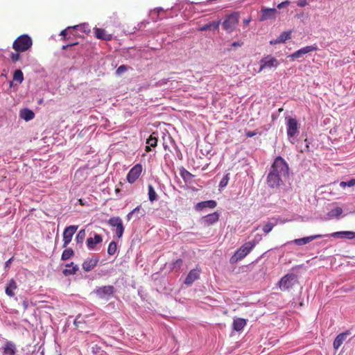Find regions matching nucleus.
<instances>
[{"label": "nucleus", "instance_id": "1", "mask_svg": "<svg viewBox=\"0 0 355 355\" xmlns=\"http://www.w3.org/2000/svg\"><path fill=\"white\" fill-rule=\"evenodd\" d=\"M269 171L286 178L288 175V164L284 158L278 156L275 159Z\"/></svg>", "mask_w": 355, "mask_h": 355}, {"label": "nucleus", "instance_id": "2", "mask_svg": "<svg viewBox=\"0 0 355 355\" xmlns=\"http://www.w3.org/2000/svg\"><path fill=\"white\" fill-rule=\"evenodd\" d=\"M286 134L288 141L294 144L300 134V124L295 118H286Z\"/></svg>", "mask_w": 355, "mask_h": 355}, {"label": "nucleus", "instance_id": "3", "mask_svg": "<svg viewBox=\"0 0 355 355\" xmlns=\"http://www.w3.org/2000/svg\"><path fill=\"white\" fill-rule=\"evenodd\" d=\"M298 283V277L294 273H288L282 277L277 284L282 291L293 288Z\"/></svg>", "mask_w": 355, "mask_h": 355}, {"label": "nucleus", "instance_id": "4", "mask_svg": "<svg viewBox=\"0 0 355 355\" xmlns=\"http://www.w3.org/2000/svg\"><path fill=\"white\" fill-rule=\"evenodd\" d=\"M32 45V39L28 35H22L14 41L12 48L17 52H24L28 50Z\"/></svg>", "mask_w": 355, "mask_h": 355}, {"label": "nucleus", "instance_id": "5", "mask_svg": "<svg viewBox=\"0 0 355 355\" xmlns=\"http://www.w3.org/2000/svg\"><path fill=\"white\" fill-rule=\"evenodd\" d=\"M239 24V15L236 13L227 15L223 23V28L227 33L232 32L238 26Z\"/></svg>", "mask_w": 355, "mask_h": 355}, {"label": "nucleus", "instance_id": "6", "mask_svg": "<svg viewBox=\"0 0 355 355\" xmlns=\"http://www.w3.org/2000/svg\"><path fill=\"white\" fill-rule=\"evenodd\" d=\"M285 178L279 176L274 173L268 172L266 178V184L268 187L273 189H278L282 185L284 184V180Z\"/></svg>", "mask_w": 355, "mask_h": 355}, {"label": "nucleus", "instance_id": "7", "mask_svg": "<svg viewBox=\"0 0 355 355\" xmlns=\"http://www.w3.org/2000/svg\"><path fill=\"white\" fill-rule=\"evenodd\" d=\"M318 50V46L316 44L306 46L300 49L295 51L294 53L289 55L288 57L291 60H295L300 58H302L305 55L311 53L313 51H315Z\"/></svg>", "mask_w": 355, "mask_h": 355}, {"label": "nucleus", "instance_id": "8", "mask_svg": "<svg viewBox=\"0 0 355 355\" xmlns=\"http://www.w3.org/2000/svg\"><path fill=\"white\" fill-rule=\"evenodd\" d=\"M143 171V167L141 164L135 165L128 173L126 179L130 184L135 183L137 180L140 177Z\"/></svg>", "mask_w": 355, "mask_h": 355}, {"label": "nucleus", "instance_id": "9", "mask_svg": "<svg viewBox=\"0 0 355 355\" xmlns=\"http://www.w3.org/2000/svg\"><path fill=\"white\" fill-rule=\"evenodd\" d=\"M107 223L110 226L116 227V235L119 239H120L123 236L124 232L122 220L118 216L111 217L108 220Z\"/></svg>", "mask_w": 355, "mask_h": 355}, {"label": "nucleus", "instance_id": "10", "mask_svg": "<svg viewBox=\"0 0 355 355\" xmlns=\"http://www.w3.org/2000/svg\"><path fill=\"white\" fill-rule=\"evenodd\" d=\"M279 12L276 8H269L262 7L260 11L259 19L261 21L275 19L277 17Z\"/></svg>", "mask_w": 355, "mask_h": 355}, {"label": "nucleus", "instance_id": "11", "mask_svg": "<svg viewBox=\"0 0 355 355\" xmlns=\"http://www.w3.org/2000/svg\"><path fill=\"white\" fill-rule=\"evenodd\" d=\"M78 227V225H70L64 229L63 232V248H66L71 241L72 237Z\"/></svg>", "mask_w": 355, "mask_h": 355}, {"label": "nucleus", "instance_id": "12", "mask_svg": "<svg viewBox=\"0 0 355 355\" xmlns=\"http://www.w3.org/2000/svg\"><path fill=\"white\" fill-rule=\"evenodd\" d=\"M279 64V62L274 57L268 55L261 60V69L276 68Z\"/></svg>", "mask_w": 355, "mask_h": 355}, {"label": "nucleus", "instance_id": "13", "mask_svg": "<svg viewBox=\"0 0 355 355\" xmlns=\"http://www.w3.org/2000/svg\"><path fill=\"white\" fill-rule=\"evenodd\" d=\"M329 235H324V234H315V235H311V236H306V237H303V238H300V239H294L291 241H289L287 243H294L297 245H305V244H307L310 242H311L312 241L316 239H320V238H323V237H325V236H328Z\"/></svg>", "mask_w": 355, "mask_h": 355}, {"label": "nucleus", "instance_id": "14", "mask_svg": "<svg viewBox=\"0 0 355 355\" xmlns=\"http://www.w3.org/2000/svg\"><path fill=\"white\" fill-rule=\"evenodd\" d=\"M94 292L98 297L103 299L112 295L114 293V287L111 285L97 287Z\"/></svg>", "mask_w": 355, "mask_h": 355}, {"label": "nucleus", "instance_id": "15", "mask_svg": "<svg viewBox=\"0 0 355 355\" xmlns=\"http://www.w3.org/2000/svg\"><path fill=\"white\" fill-rule=\"evenodd\" d=\"M200 273L201 269L198 266H196V268L190 270L185 278L184 284L187 285L192 284L196 280L199 279Z\"/></svg>", "mask_w": 355, "mask_h": 355}, {"label": "nucleus", "instance_id": "16", "mask_svg": "<svg viewBox=\"0 0 355 355\" xmlns=\"http://www.w3.org/2000/svg\"><path fill=\"white\" fill-rule=\"evenodd\" d=\"M327 237L331 236L337 239H355V232L352 231H341L336 232L332 234H328Z\"/></svg>", "mask_w": 355, "mask_h": 355}, {"label": "nucleus", "instance_id": "17", "mask_svg": "<svg viewBox=\"0 0 355 355\" xmlns=\"http://www.w3.org/2000/svg\"><path fill=\"white\" fill-rule=\"evenodd\" d=\"M99 261L98 257L93 256L92 258L85 260L83 263V269L86 272L91 271Z\"/></svg>", "mask_w": 355, "mask_h": 355}, {"label": "nucleus", "instance_id": "18", "mask_svg": "<svg viewBox=\"0 0 355 355\" xmlns=\"http://www.w3.org/2000/svg\"><path fill=\"white\" fill-rule=\"evenodd\" d=\"M94 33L96 37L100 40L110 41L112 39V35L107 33L103 28H95Z\"/></svg>", "mask_w": 355, "mask_h": 355}, {"label": "nucleus", "instance_id": "19", "mask_svg": "<svg viewBox=\"0 0 355 355\" xmlns=\"http://www.w3.org/2000/svg\"><path fill=\"white\" fill-rule=\"evenodd\" d=\"M350 335V331H347L345 332L339 334L336 338H335L334 343H333V347L334 349L337 350L341 345L343 343V342L346 340L347 336Z\"/></svg>", "mask_w": 355, "mask_h": 355}, {"label": "nucleus", "instance_id": "20", "mask_svg": "<svg viewBox=\"0 0 355 355\" xmlns=\"http://www.w3.org/2000/svg\"><path fill=\"white\" fill-rule=\"evenodd\" d=\"M261 235L259 233L256 234L253 240L245 242V256L250 252L252 248L261 240Z\"/></svg>", "mask_w": 355, "mask_h": 355}, {"label": "nucleus", "instance_id": "21", "mask_svg": "<svg viewBox=\"0 0 355 355\" xmlns=\"http://www.w3.org/2000/svg\"><path fill=\"white\" fill-rule=\"evenodd\" d=\"M103 241V238L100 234H94V237H89L87 239V246L90 250H94L96 244Z\"/></svg>", "mask_w": 355, "mask_h": 355}, {"label": "nucleus", "instance_id": "22", "mask_svg": "<svg viewBox=\"0 0 355 355\" xmlns=\"http://www.w3.org/2000/svg\"><path fill=\"white\" fill-rule=\"evenodd\" d=\"M291 31H284L282 33L277 39L271 40L270 44L272 45H275L280 43H284L286 40L291 39Z\"/></svg>", "mask_w": 355, "mask_h": 355}, {"label": "nucleus", "instance_id": "23", "mask_svg": "<svg viewBox=\"0 0 355 355\" xmlns=\"http://www.w3.org/2000/svg\"><path fill=\"white\" fill-rule=\"evenodd\" d=\"M216 205H217V203L215 200H210L203 201V202L197 203L195 206V209L197 211H201L207 207H209L211 209L215 208L216 207Z\"/></svg>", "mask_w": 355, "mask_h": 355}, {"label": "nucleus", "instance_id": "24", "mask_svg": "<svg viewBox=\"0 0 355 355\" xmlns=\"http://www.w3.org/2000/svg\"><path fill=\"white\" fill-rule=\"evenodd\" d=\"M17 288V282L14 279H11L7 284L5 289L6 294L12 297L15 296V291Z\"/></svg>", "mask_w": 355, "mask_h": 355}, {"label": "nucleus", "instance_id": "25", "mask_svg": "<svg viewBox=\"0 0 355 355\" xmlns=\"http://www.w3.org/2000/svg\"><path fill=\"white\" fill-rule=\"evenodd\" d=\"M220 21H214L209 24H205L198 28V31H205L208 30L216 31L219 28Z\"/></svg>", "mask_w": 355, "mask_h": 355}, {"label": "nucleus", "instance_id": "26", "mask_svg": "<svg viewBox=\"0 0 355 355\" xmlns=\"http://www.w3.org/2000/svg\"><path fill=\"white\" fill-rule=\"evenodd\" d=\"M244 258V246L242 245L240 248L234 253V254L230 258V263H235L239 261L242 260Z\"/></svg>", "mask_w": 355, "mask_h": 355}, {"label": "nucleus", "instance_id": "27", "mask_svg": "<svg viewBox=\"0 0 355 355\" xmlns=\"http://www.w3.org/2000/svg\"><path fill=\"white\" fill-rule=\"evenodd\" d=\"M203 220L205 224L208 225H213L219 220V214L217 212L208 214L204 217Z\"/></svg>", "mask_w": 355, "mask_h": 355}, {"label": "nucleus", "instance_id": "28", "mask_svg": "<svg viewBox=\"0 0 355 355\" xmlns=\"http://www.w3.org/2000/svg\"><path fill=\"white\" fill-rule=\"evenodd\" d=\"M66 267L68 268L63 270L62 272L65 276L75 275L78 270V266L74 265L73 262H71L70 263L67 264Z\"/></svg>", "mask_w": 355, "mask_h": 355}, {"label": "nucleus", "instance_id": "29", "mask_svg": "<svg viewBox=\"0 0 355 355\" xmlns=\"http://www.w3.org/2000/svg\"><path fill=\"white\" fill-rule=\"evenodd\" d=\"M19 116L21 119L28 121L35 117V114L29 109H24L20 111Z\"/></svg>", "mask_w": 355, "mask_h": 355}, {"label": "nucleus", "instance_id": "30", "mask_svg": "<svg viewBox=\"0 0 355 355\" xmlns=\"http://www.w3.org/2000/svg\"><path fill=\"white\" fill-rule=\"evenodd\" d=\"M3 354L4 355H15V346L10 341L5 343L3 347Z\"/></svg>", "mask_w": 355, "mask_h": 355}, {"label": "nucleus", "instance_id": "31", "mask_svg": "<svg viewBox=\"0 0 355 355\" xmlns=\"http://www.w3.org/2000/svg\"><path fill=\"white\" fill-rule=\"evenodd\" d=\"M244 327V319L237 318L234 320L233 328L236 331H241Z\"/></svg>", "mask_w": 355, "mask_h": 355}, {"label": "nucleus", "instance_id": "32", "mask_svg": "<svg viewBox=\"0 0 355 355\" xmlns=\"http://www.w3.org/2000/svg\"><path fill=\"white\" fill-rule=\"evenodd\" d=\"M74 252L71 248H67L62 252L61 259L63 261H66L71 258Z\"/></svg>", "mask_w": 355, "mask_h": 355}, {"label": "nucleus", "instance_id": "33", "mask_svg": "<svg viewBox=\"0 0 355 355\" xmlns=\"http://www.w3.org/2000/svg\"><path fill=\"white\" fill-rule=\"evenodd\" d=\"M13 80L17 81L19 83H21L24 80V75L20 69L15 71L13 75Z\"/></svg>", "mask_w": 355, "mask_h": 355}, {"label": "nucleus", "instance_id": "34", "mask_svg": "<svg viewBox=\"0 0 355 355\" xmlns=\"http://www.w3.org/2000/svg\"><path fill=\"white\" fill-rule=\"evenodd\" d=\"M148 198L150 202H153L157 198L156 192L151 184H149L148 187Z\"/></svg>", "mask_w": 355, "mask_h": 355}, {"label": "nucleus", "instance_id": "35", "mask_svg": "<svg viewBox=\"0 0 355 355\" xmlns=\"http://www.w3.org/2000/svg\"><path fill=\"white\" fill-rule=\"evenodd\" d=\"M86 236V232L85 230H81L78 232V234L76 236V241L77 243H83L85 240Z\"/></svg>", "mask_w": 355, "mask_h": 355}, {"label": "nucleus", "instance_id": "36", "mask_svg": "<svg viewBox=\"0 0 355 355\" xmlns=\"http://www.w3.org/2000/svg\"><path fill=\"white\" fill-rule=\"evenodd\" d=\"M117 249V245L116 243L114 241H112L110 243L108 248H107V253L110 255H113L116 253Z\"/></svg>", "mask_w": 355, "mask_h": 355}, {"label": "nucleus", "instance_id": "37", "mask_svg": "<svg viewBox=\"0 0 355 355\" xmlns=\"http://www.w3.org/2000/svg\"><path fill=\"white\" fill-rule=\"evenodd\" d=\"M154 133L150 135L149 138L146 141V144L152 147H155L157 144V139L153 136Z\"/></svg>", "mask_w": 355, "mask_h": 355}, {"label": "nucleus", "instance_id": "38", "mask_svg": "<svg viewBox=\"0 0 355 355\" xmlns=\"http://www.w3.org/2000/svg\"><path fill=\"white\" fill-rule=\"evenodd\" d=\"M354 186H355V179H351L347 182L342 181L340 182V187L342 188H345L346 187H351Z\"/></svg>", "mask_w": 355, "mask_h": 355}, {"label": "nucleus", "instance_id": "39", "mask_svg": "<svg viewBox=\"0 0 355 355\" xmlns=\"http://www.w3.org/2000/svg\"><path fill=\"white\" fill-rule=\"evenodd\" d=\"M275 224V223H272V222L268 223L263 227L262 231L264 232L265 234H267L272 230Z\"/></svg>", "mask_w": 355, "mask_h": 355}, {"label": "nucleus", "instance_id": "40", "mask_svg": "<svg viewBox=\"0 0 355 355\" xmlns=\"http://www.w3.org/2000/svg\"><path fill=\"white\" fill-rule=\"evenodd\" d=\"M229 182L228 175H225L219 183L220 188H223L227 186Z\"/></svg>", "mask_w": 355, "mask_h": 355}, {"label": "nucleus", "instance_id": "41", "mask_svg": "<svg viewBox=\"0 0 355 355\" xmlns=\"http://www.w3.org/2000/svg\"><path fill=\"white\" fill-rule=\"evenodd\" d=\"M19 53L20 52H17L16 53H11L10 54V58H11V60L13 62H17L18 60H19V59L21 58V56L19 55Z\"/></svg>", "mask_w": 355, "mask_h": 355}, {"label": "nucleus", "instance_id": "42", "mask_svg": "<svg viewBox=\"0 0 355 355\" xmlns=\"http://www.w3.org/2000/svg\"><path fill=\"white\" fill-rule=\"evenodd\" d=\"M83 324L82 318L80 316H78L74 320V325L77 329H83Z\"/></svg>", "mask_w": 355, "mask_h": 355}, {"label": "nucleus", "instance_id": "43", "mask_svg": "<svg viewBox=\"0 0 355 355\" xmlns=\"http://www.w3.org/2000/svg\"><path fill=\"white\" fill-rule=\"evenodd\" d=\"M343 213V210L340 207H337L331 211V215L332 216H338Z\"/></svg>", "mask_w": 355, "mask_h": 355}, {"label": "nucleus", "instance_id": "44", "mask_svg": "<svg viewBox=\"0 0 355 355\" xmlns=\"http://www.w3.org/2000/svg\"><path fill=\"white\" fill-rule=\"evenodd\" d=\"M141 209V205L139 206H137L136 208H135L131 212H130L127 217H128V220H130L132 215L135 214V213H137L139 210Z\"/></svg>", "mask_w": 355, "mask_h": 355}, {"label": "nucleus", "instance_id": "45", "mask_svg": "<svg viewBox=\"0 0 355 355\" xmlns=\"http://www.w3.org/2000/svg\"><path fill=\"white\" fill-rule=\"evenodd\" d=\"M289 4H290V1H284L277 5V8L278 9L284 8L286 7L287 6H288Z\"/></svg>", "mask_w": 355, "mask_h": 355}, {"label": "nucleus", "instance_id": "46", "mask_svg": "<svg viewBox=\"0 0 355 355\" xmlns=\"http://www.w3.org/2000/svg\"><path fill=\"white\" fill-rule=\"evenodd\" d=\"M70 28H72V26H69L66 29H64L61 31L60 35L63 37V40H65L67 39V31Z\"/></svg>", "mask_w": 355, "mask_h": 355}, {"label": "nucleus", "instance_id": "47", "mask_svg": "<svg viewBox=\"0 0 355 355\" xmlns=\"http://www.w3.org/2000/svg\"><path fill=\"white\" fill-rule=\"evenodd\" d=\"M127 70V67L125 65H121L119 67V68L116 69V73L121 74V73Z\"/></svg>", "mask_w": 355, "mask_h": 355}, {"label": "nucleus", "instance_id": "48", "mask_svg": "<svg viewBox=\"0 0 355 355\" xmlns=\"http://www.w3.org/2000/svg\"><path fill=\"white\" fill-rule=\"evenodd\" d=\"M72 28L81 30V31H83L84 32H87V31L85 29V24L73 26H72Z\"/></svg>", "mask_w": 355, "mask_h": 355}, {"label": "nucleus", "instance_id": "49", "mask_svg": "<svg viewBox=\"0 0 355 355\" xmlns=\"http://www.w3.org/2000/svg\"><path fill=\"white\" fill-rule=\"evenodd\" d=\"M307 4L306 0H298L297 6L300 7H304Z\"/></svg>", "mask_w": 355, "mask_h": 355}, {"label": "nucleus", "instance_id": "50", "mask_svg": "<svg viewBox=\"0 0 355 355\" xmlns=\"http://www.w3.org/2000/svg\"><path fill=\"white\" fill-rule=\"evenodd\" d=\"M257 134V132L256 131H248V132H245V135L248 137H252Z\"/></svg>", "mask_w": 355, "mask_h": 355}, {"label": "nucleus", "instance_id": "51", "mask_svg": "<svg viewBox=\"0 0 355 355\" xmlns=\"http://www.w3.org/2000/svg\"><path fill=\"white\" fill-rule=\"evenodd\" d=\"M242 44H243V42H233V43L232 44V46H233V47H237V46H241Z\"/></svg>", "mask_w": 355, "mask_h": 355}, {"label": "nucleus", "instance_id": "52", "mask_svg": "<svg viewBox=\"0 0 355 355\" xmlns=\"http://www.w3.org/2000/svg\"><path fill=\"white\" fill-rule=\"evenodd\" d=\"M78 44V42H75V43H72V44H67V45H64L62 46V49H67L69 46H74V45H76Z\"/></svg>", "mask_w": 355, "mask_h": 355}, {"label": "nucleus", "instance_id": "53", "mask_svg": "<svg viewBox=\"0 0 355 355\" xmlns=\"http://www.w3.org/2000/svg\"><path fill=\"white\" fill-rule=\"evenodd\" d=\"M12 259L13 257L9 259L6 262V268H8L10 266V265L12 263Z\"/></svg>", "mask_w": 355, "mask_h": 355}, {"label": "nucleus", "instance_id": "54", "mask_svg": "<svg viewBox=\"0 0 355 355\" xmlns=\"http://www.w3.org/2000/svg\"><path fill=\"white\" fill-rule=\"evenodd\" d=\"M304 142L306 143V146H305L304 150L309 151V142L308 141L307 139H305Z\"/></svg>", "mask_w": 355, "mask_h": 355}, {"label": "nucleus", "instance_id": "55", "mask_svg": "<svg viewBox=\"0 0 355 355\" xmlns=\"http://www.w3.org/2000/svg\"><path fill=\"white\" fill-rule=\"evenodd\" d=\"M175 263L181 265L182 263V260L181 259H177Z\"/></svg>", "mask_w": 355, "mask_h": 355}, {"label": "nucleus", "instance_id": "56", "mask_svg": "<svg viewBox=\"0 0 355 355\" xmlns=\"http://www.w3.org/2000/svg\"><path fill=\"white\" fill-rule=\"evenodd\" d=\"M150 147H151V146H150L149 145L146 146V149H145V150H146V152H150V151L151 150Z\"/></svg>", "mask_w": 355, "mask_h": 355}, {"label": "nucleus", "instance_id": "57", "mask_svg": "<svg viewBox=\"0 0 355 355\" xmlns=\"http://www.w3.org/2000/svg\"><path fill=\"white\" fill-rule=\"evenodd\" d=\"M79 202H80V205H83V201H82L81 199L79 200Z\"/></svg>", "mask_w": 355, "mask_h": 355}, {"label": "nucleus", "instance_id": "58", "mask_svg": "<svg viewBox=\"0 0 355 355\" xmlns=\"http://www.w3.org/2000/svg\"><path fill=\"white\" fill-rule=\"evenodd\" d=\"M248 22H249V21H248V20H247V19H245V25H246V24H248Z\"/></svg>", "mask_w": 355, "mask_h": 355}, {"label": "nucleus", "instance_id": "59", "mask_svg": "<svg viewBox=\"0 0 355 355\" xmlns=\"http://www.w3.org/2000/svg\"><path fill=\"white\" fill-rule=\"evenodd\" d=\"M42 101H42V99H40V100L39 101V103H40V104H41V103H42Z\"/></svg>", "mask_w": 355, "mask_h": 355}, {"label": "nucleus", "instance_id": "60", "mask_svg": "<svg viewBox=\"0 0 355 355\" xmlns=\"http://www.w3.org/2000/svg\"><path fill=\"white\" fill-rule=\"evenodd\" d=\"M119 191H120L119 189H116V192H119Z\"/></svg>", "mask_w": 355, "mask_h": 355}, {"label": "nucleus", "instance_id": "61", "mask_svg": "<svg viewBox=\"0 0 355 355\" xmlns=\"http://www.w3.org/2000/svg\"><path fill=\"white\" fill-rule=\"evenodd\" d=\"M187 173L189 175H191V174L189 172H187Z\"/></svg>", "mask_w": 355, "mask_h": 355}, {"label": "nucleus", "instance_id": "62", "mask_svg": "<svg viewBox=\"0 0 355 355\" xmlns=\"http://www.w3.org/2000/svg\"><path fill=\"white\" fill-rule=\"evenodd\" d=\"M24 306H26V307L27 306L26 303L24 302Z\"/></svg>", "mask_w": 355, "mask_h": 355}]
</instances>
